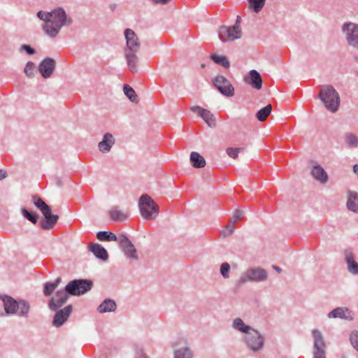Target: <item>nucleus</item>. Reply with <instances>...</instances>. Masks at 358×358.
<instances>
[{"mask_svg": "<svg viewBox=\"0 0 358 358\" xmlns=\"http://www.w3.org/2000/svg\"><path fill=\"white\" fill-rule=\"evenodd\" d=\"M219 38L226 43L239 39L242 36L241 27L232 26H222L217 31Z\"/></svg>", "mask_w": 358, "mask_h": 358, "instance_id": "nucleus-10", "label": "nucleus"}, {"mask_svg": "<svg viewBox=\"0 0 358 358\" xmlns=\"http://www.w3.org/2000/svg\"><path fill=\"white\" fill-rule=\"evenodd\" d=\"M37 17L45 23L50 22L51 11L39 10L36 13Z\"/></svg>", "mask_w": 358, "mask_h": 358, "instance_id": "nucleus-42", "label": "nucleus"}, {"mask_svg": "<svg viewBox=\"0 0 358 358\" xmlns=\"http://www.w3.org/2000/svg\"><path fill=\"white\" fill-rule=\"evenodd\" d=\"M241 20V17L239 15H238L237 17H236V22H235V24L232 27H240Z\"/></svg>", "mask_w": 358, "mask_h": 358, "instance_id": "nucleus-50", "label": "nucleus"}, {"mask_svg": "<svg viewBox=\"0 0 358 358\" xmlns=\"http://www.w3.org/2000/svg\"><path fill=\"white\" fill-rule=\"evenodd\" d=\"M350 343L352 347L358 352V331L353 330L349 336Z\"/></svg>", "mask_w": 358, "mask_h": 358, "instance_id": "nucleus-41", "label": "nucleus"}, {"mask_svg": "<svg viewBox=\"0 0 358 358\" xmlns=\"http://www.w3.org/2000/svg\"><path fill=\"white\" fill-rule=\"evenodd\" d=\"M231 327L234 331L242 334L243 336H245L254 329V327L245 323L241 317H236L233 320Z\"/></svg>", "mask_w": 358, "mask_h": 358, "instance_id": "nucleus-24", "label": "nucleus"}, {"mask_svg": "<svg viewBox=\"0 0 358 358\" xmlns=\"http://www.w3.org/2000/svg\"><path fill=\"white\" fill-rule=\"evenodd\" d=\"M353 171L358 176V164H355L353 166Z\"/></svg>", "mask_w": 358, "mask_h": 358, "instance_id": "nucleus-51", "label": "nucleus"}, {"mask_svg": "<svg viewBox=\"0 0 358 358\" xmlns=\"http://www.w3.org/2000/svg\"><path fill=\"white\" fill-rule=\"evenodd\" d=\"M8 176V173L6 172V171L3 170V169H0V180L7 178Z\"/></svg>", "mask_w": 358, "mask_h": 358, "instance_id": "nucleus-49", "label": "nucleus"}, {"mask_svg": "<svg viewBox=\"0 0 358 358\" xmlns=\"http://www.w3.org/2000/svg\"><path fill=\"white\" fill-rule=\"evenodd\" d=\"M96 238L101 241H116L119 238L113 232L107 231H101L96 234Z\"/></svg>", "mask_w": 358, "mask_h": 358, "instance_id": "nucleus-33", "label": "nucleus"}, {"mask_svg": "<svg viewBox=\"0 0 358 358\" xmlns=\"http://www.w3.org/2000/svg\"><path fill=\"white\" fill-rule=\"evenodd\" d=\"M138 206L141 216L145 220H155L159 215L158 206L148 194H143L140 197Z\"/></svg>", "mask_w": 358, "mask_h": 358, "instance_id": "nucleus-6", "label": "nucleus"}, {"mask_svg": "<svg viewBox=\"0 0 358 358\" xmlns=\"http://www.w3.org/2000/svg\"><path fill=\"white\" fill-rule=\"evenodd\" d=\"M344 141L350 148H358V137L353 133H346L344 136Z\"/></svg>", "mask_w": 358, "mask_h": 358, "instance_id": "nucleus-34", "label": "nucleus"}, {"mask_svg": "<svg viewBox=\"0 0 358 358\" xmlns=\"http://www.w3.org/2000/svg\"><path fill=\"white\" fill-rule=\"evenodd\" d=\"M243 150L241 148H228L226 150L227 154L233 159H236L238 156V153Z\"/></svg>", "mask_w": 358, "mask_h": 358, "instance_id": "nucleus-45", "label": "nucleus"}, {"mask_svg": "<svg viewBox=\"0 0 358 358\" xmlns=\"http://www.w3.org/2000/svg\"><path fill=\"white\" fill-rule=\"evenodd\" d=\"M21 213L23 215L24 217H26L28 220L31 222L33 224H36L38 222V218L36 215L30 213L27 209L22 208L21 210Z\"/></svg>", "mask_w": 358, "mask_h": 358, "instance_id": "nucleus-44", "label": "nucleus"}, {"mask_svg": "<svg viewBox=\"0 0 358 358\" xmlns=\"http://www.w3.org/2000/svg\"><path fill=\"white\" fill-rule=\"evenodd\" d=\"M348 45L355 50H358V23L345 22L341 27Z\"/></svg>", "mask_w": 358, "mask_h": 358, "instance_id": "nucleus-7", "label": "nucleus"}, {"mask_svg": "<svg viewBox=\"0 0 358 358\" xmlns=\"http://www.w3.org/2000/svg\"><path fill=\"white\" fill-rule=\"evenodd\" d=\"M73 23V18L66 13L63 7L59 6L51 10L50 22L45 23L42 28L48 36L55 38L62 27H70Z\"/></svg>", "mask_w": 358, "mask_h": 358, "instance_id": "nucleus-1", "label": "nucleus"}, {"mask_svg": "<svg viewBox=\"0 0 358 358\" xmlns=\"http://www.w3.org/2000/svg\"><path fill=\"white\" fill-rule=\"evenodd\" d=\"M313 338V358H327V343L324 336L319 329H314L311 331Z\"/></svg>", "mask_w": 358, "mask_h": 358, "instance_id": "nucleus-9", "label": "nucleus"}, {"mask_svg": "<svg viewBox=\"0 0 358 358\" xmlns=\"http://www.w3.org/2000/svg\"><path fill=\"white\" fill-rule=\"evenodd\" d=\"M230 264L228 262H223L220 264V272L224 279L229 278Z\"/></svg>", "mask_w": 358, "mask_h": 358, "instance_id": "nucleus-40", "label": "nucleus"}, {"mask_svg": "<svg viewBox=\"0 0 358 358\" xmlns=\"http://www.w3.org/2000/svg\"><path fill=\"white\" fill-rule=\"evenodd\" d=\"M271 105L268 104L265 107L259 110L256 114L257 120L260 122H264L266 120L268 115L271 113Z\"/></svg>", "mask_w": 358, "mask_h": 358, "instance_id": "nucleus-35", "label": "nucleus"}, {"mask_svg": "<svg viewBox=\"0 0 358 358\" xmlns=\"http://www.w3.org/2000/svg\"><path fill=\"white\" fill-rule=\"evenodd\" d=\"M344 256L348 271L353 275H358V263L356 262L353 253L345 250Z\"/></svg>", "mask_w": 358, "mask_h": 358, "instance_id": "nucleus-27", "label": "nucleus"}, {"mask_svg": "<svg viewBox=\"0 0 358 358\" xmlns=\"http://www.w3.org/2000/svg\"><path fill=\"white\" fill-rule=\"evenodd\" d=\"M123 91L126 96L134 103H137L138 96L136 93L135 92L134 90L130 87L129 85H124L123 87Z\"/></svg>", "mask_w": 358, "mask_h": 358, "instance_id": "nucleus-36", "label": "nucleus"}, {"mask_svg": "<svg viewBox=\"0 0 358 358\" xmlns=\"http://www.w3.org/2000/svg\"><path fill=\"white\" fill-rule=\"evenodd\" d=\"M69 295L70 294L67 293L65 288L57 290L48 302L49 309L52 311H57L67 301Z\"/></svg>", "mask_w": 358, "mask_h": 358, "instance_id": "nucleus-13", "label": "nucleus"}, {"mask_svg": "<svg viewBox=\"0 0 358 358\" xmlns=\"http://www.w3.org/2000/svg\"><path fill=\"white\" fill-rule=\"evenodd\" d=\"M62 282V278L58 277L54 282H47L44 284L43 294L46 296H50Z\"/></svg>", "mask_w": 358, "mask_h": 358, "instance_id": "nucleus-31", "label": "nucleus"}, {"mask_svg": "<svg viewBox=\"0 0 358 358\" xmlns=\"http://www.w3.org/2000/svg\"><path fill=\"white\" fill-rule=\"evenodd\" d=\"M346 207L350 211L358 214V193L349 190L347 192Z\"/></svg>", "mask_w": 358, "mask_h": 358, "instance_id": "nucleus-26", "label": "nucleus"}, {"mask_svg": "<svg viewBox=\"0 0 358 358\" xmlns=\"http://www.w3.org/2000/svg\"><path fill=\"white\" fill-rule=\"evenodd\" d=\"M325 108L331 113L338 110L340 106V96L332 85H322L318 96Z\"/></svg>", "mask_w": 358, "mask_h": 358, "instance_id": "nucleus-3", "label": "nucleus"}, {"mask_svg": "<svg viewBox=\"0 0 358 358\" xmlns=\"http://www.w3.org/2000/svg\"><path fill=\"white\" fill-rule=\"evenodd\" d=\"M33 203L34 205L41 211V213L50 208L43 200L36 196L33 197Z\"/></svg>", "mask_w": 358, "mask_h": 358, "instance_id": "nucleus-38", "label": "nucleus"}, {"mask_svg": "<svg viewBox=\"0 0 358 358\" xmlns=\"http://www.w3.org/2000/svg\"><path fill=\"white\" fill-rule=\"evenodd\" d=\"M110 216L111 219L116 222L124 221L127 219V215L120 210L117 207H113L109 211Z\"/></svg>", "mask_w": 358, "mask_h": 358, "instance_id": "nucleus-32", "label": "nucleus"}, {"mask_svg": "<svg viewBox=\"0 0 358 358\" xmlns=\"http://www.w3.org/2000/svg\"><path fill=\"white\" fill-rule=\"evenodd\" d=\"M329 319L339 318L347 321H352L354 320V313L348 307H337L328 313Z\"/></svg>", "mask_w": 358, "mask_h": 358, "instance_id": "nucleus-16", "label": "nucleus"}, {"mask_svg": "<svg viewBox=\"0 0 358 358\" xmlns=\"http://www.w3.org/2000/svg\"><path fill=\"white\" fill-rule=\"evenodd\" d=\"M273 268L278 273H280L282 271V269L277 266H273Z\"/></svg>", "mask_w": 358, "mask_h": 358, "instance_id": "nucleus-53", "label": "nucleus"}, {"mask_svg": "<svg viewBox=\"0 0 358 358\" xmlns=\"http://www.w3.org/2000/svg\"><path fill=\"white\" fill-rule=\"evenodd\" d=\"M137 53L138 52H124L127 67L133 73L138 71L139 58Z\"/></svg>", "mask_w": 358, "mask_h": 358, "instance_id": "nucleus-21", "label": "nucleus"}, {"mask_svg": "<svg viewBox=\"0 0 358 358\" xmlns=\"http://www.w3.org/2000/svg\"><path fill=\"white\" fill-rule=\"evenodd\" d=\"M213 84L216 89L225 96H232L234 94V88L229 80L224 76H217L213 79Z\"/></svg>", "mask_w": 358, "mask_h": 358, "instance_id": "nucleus-11", "label": "nucleus"}, {"mask_svg": "<svg viewBox=\"0 0 358 358\" xmlns=\"http://www.w3.org/2000/svg\"><path fill=\"white\" fill-rule=\"evenodd\" d=\"M35 69V64L31 62H28L24 68V73L27 76L31 78L34 76Z\"/></svg>", "mask_w": 358, "mask_h": 358, "instance_id": "nucleus-43", "label": "nucleus"}, {"mask_svg": "<svg viewBox=\"0 0 358 358\" xmlns=\"http://www.w3.org/2000/svg\"><path fill=\"white\" fill-rule=\"evenodd\" d=\"M243 215H244V212L243 210H241L238 209L236 210L233 214L232 217H231L232 224H235L238 220H241L242 217H243Z\"/></svg>", "mask_w": 358, "mask_h": 358, "instance_id": "nucleus-46", "label": "nucleus"}, {"mask_svg": "<svg viewBox=\"0 0 358 358\" xmlns=\"http://www.w3.org/2000/svg\"><path fill=\"white\" fill-rule=\"evenodd\" d=\"M250 7L255 13H258L263 8L266 0H248Z\"/></svg>", "mask_w": 358, "mask_h": 358, "instance_id": "nucleus-39", "label": "nucleus"}, {"mask_svg": "<svg viewBox=\"0 0 358 358\" xmlns=\"http://www.w3.org/2000/svg\"><path fill=\"white\" fill-rule=\"evenodd\" d=\"M116 308L117 305L115 301L110 299H106L98 306L97 311L100 313H111L114 312Z\"/></svg>", "mask_w": 358, "mask_h": 358, "instance_id": "nucleus-29", "label": "nucleus"}, {"mask_svg": "<svg viewBox=\"0 0 358 358\" xmlns=\"http://www.w3.org/2000/svg\"><path fill=\"white\" fill-rule=\"evenodd\" d=\"M55 67V60L52 58L47 57L39 64L38 71L43 78H48L52 76Z\"/></svg>", "mask_w": 358, "mask_h": 358, "instance_id": "nucleus-17", "label": "nucleus"}, {"mask_svg": "<svg viewBox=\"0 0 358 358\" xmlns=\"http://www.w3.org/2000/svg\"><path fill=\"white\" fill-rule=\"evenodd\" d=\"M173 348H175V346H173ZM179 351L176 349V348H174V358H179Z\"/></svg>", "mask_w": 358, "mask_h": 358, "instance_id": "nucleus-52", "label": "nucleus"}, {"mask_svg": "<svg viewBox=\"0 0 358 358\" xmlns=\"http://www.w3.org/2000/svg\"><path fill=\"white\" fill-rule=\"evenodd\" d=\"M190 162L194 168L200 169L203 168L206 165V160L203 156H201L197 152H192L190 154Z\"/></svg>", "mask_w": 358, "mask_h": 358, "instance_id": "nucleus-30", "label": "nucleus"}, {"mask_svg": "<svg viewBox=\"0 0 358 358\" xmlns=\"http://www.w3.org/2000/svg\"><path fill=\"white\" fill-rule=\"evenodd\" d=\"M244 81L255 90H260L262 87V78L260 73L255 69L250 71L245 76Z\"/></svg>", "mask_w": 358, "mask_h": 358, "instance_id": "nucleus-18", "label": "nucleus"}, {"mask_svg": "<svg viewBox=\"0 0 358 358\" xmlns=\"http://www.w3.org/2000/svg\"><path fill=\"white\" fill-rule=\"evenodd\" d=\"M268 278V272L261 267H250L243 272L236 285L238 287L244 285L248 282H262Z\"/></svg>", "mask_w": 358, "mask_h": 358, "instance_id": "nucleus-5", "label": "nucleus"}, {"mask_svg": "<svg viewBox=\"0 0 358 358\" xmlns=\"http://www.w3.org/2000/svg\"><path fill=\"white\" fill-rule=\"evenodd\" d=\"M192 110L194 113H197L205 121L208 127L211 128L215 127V118L210 111L199 106L192 107Z\"/></svg>", "mask_w": 358, "mask_h": 358, "instance_id": "nucleus-19", "label": "nucleus"}, {"mask_svg": "<svg viewBox=\"0 0 358 358\" xmlns=\"http://www.w3.org/2000/svg\"><path fill=\"white\" fill-rule=\"evenodd\" d=\"M124 35L126 40L124 52H138L141 48V42L134 31L131 29H126Z\"/></svg>", "mask_w": 358, "mask_h": 358, "instance_id": "nucleus-12", "label": "nucleus"}, {"mask_svg": "<svg viewBox=\"0 0 358 358\" xmlns=\"http://www.w3.org/2000/svg\"><path fill=\"white\" fill-rule=\"evenodd\" d=\"M0 299L3 302L6 315H17L23 318L29 317L31 305L27 300L23 299L15 300L12 296L6 294L0 296Z\"/></svg>", "mask_w": 358, "mask_h": 358, "instance_id": "nucleus-2", "label": "nucleus"}, {"mask_svg": "<svg viewBox=\"0 0 358 358\" xmlns=\"http://www.w3.org/2000/svg\"><path fill=\"white\" fill-rule=\"evenodd\" d=\"M115 143V140L113 136L110 133H106L98 144L99 150L103 153H107L110 152Z\"/></svg>", "mask_w": 358, "mask_h": 358, "instance_id": "nucleus-23", "label": "nucleus"}, {"mask_svg": "<svg viewBox=\"0 0 358 358\" xmlns=\"http://www.w3.org/2000/svg\"><path fill=\"white\" fill-rule=\"evenodd\" d=\"M310 173L311 176L321 184H325L328 181L329 177L327 173L322 166L316 162L313 164Z\"/></svg>", "mask_w": 358, "mask_h": 358, "instance_id": "nucleus-20", "label": "nucleus"}, {"mask_svg": "<svg viewBox=\"0 0 358 358\" xmlns=\"http://www.w3.org/2000/svg\"><path fill=\"white\" fill-rule=\"evenodd\" d=\"M242 341L246 348L253 354L260 353L265 347V336L255 328L245 336H243Z\"/></svg>", "mask_w": 358, "mask_h": 358, "instance_id": "nucleus-4", "label": "nucleus"}, {"mask_svg": "<svg viewBox=\"0 0 358 358\" xmlns=\"http://www.w3.org/2000/svg\"><path fill=\"white\" fill-rule=\"evenodd\" d=\"M45 220L41 222V227L45 230L51 229L54 225L57 222L59 216L57 215H52L51 213V208H49L42 213Z\"/></svg>", "mask_w": 358, "mask_h": 358, "instance_id": "nucleus-22", "label": "nucleus"}, {"mask_svg": "<svg viewBox=\"0 0 358 358\" xmlns=\"http://www.w3.org/2000/svg\"><path fill=\"white\" fill-rule=\"evenodd\" d=\"M119 244L125 256L133 260L138 259L136 250L134 245L126 236L121 235L119 237Z\"/></svg>", "mask_w": 358, "mask_h": 358, "instance_id": "nucleus-14", "label": "nucleus"}, {"mask_svg": "<svg viewBox=\"0 0 358 358\" xmlns=\"http://www.w3.org/2000/svg\"><path fill=\"white\" fill-rule=\"evenodd\" d=\"M180 358H194L192 345L185 338H180Z\"/></svg>", "mask_w": 358, "mask_h": 358, "instance_id": "nucleus-28", "label": "nucleus"}, {"mask_svg": "<svg viewBox=\"0 0 358 358\" xmlns=\"http://www.w3.org/2000/svg\"><path fill=\"white\" fill-rule=\"evenodd\" d=\"M73 310L71 305H68L62 309H58L52 319V324L55 327H62L69 319Z\"/></svg>", "mask_w": 358, "mask_h": 358, "instance_id": "nucleus-15", "label": "nucleus"}, {"mask_svg": "<svg viewBox=\"0 0 358 358\" xmlns=\"http://www.w3.org/2000/svg\"><path fill=\"white\" fill-rule=\"evenodd\" d=\"M21 50L25 51L29 55L35 54V50L29 45H23L21 46Z\"/></svg>", "mask_w": 358, "mask_h": 358, "instance_id": "nucleus-48", "label": "nucleus"}, {"mask_svg": "<svg viewBox=\"0 0 358 358\" xmlns=\"http://www.w3.org/2000/svg\"><path fill=\"white\" fill-rule=\"evenodd\" d=\"M88 249L99 259L106 262L108 259V255L106 250L98 243H90Z\"/></svg>", "mask_w": 358, "mask_h": 358, "instance_id": "nucleus-25", "label": "nucleus"}, {"mask_svg": "<svg viewBox=\"0 0 358 358\" xmlns=\"http://www.w3.org/2000/svg\"><path fill=\"white\" fill-rule=\"evenodd\" d=\"M210 59L217 64L222 65L223 67L227 69L229 67V62L225 56H220L217 55H212Z\"/></svg>", "mask_w": 358, "mask_h": 358, "instance_id": "nucleus-37", "label": "nucleus"}, {"mask_svg": "<svg viewBox=\"0 0 358 358\" xmlns=\"http://www.w3.org/2000/svg\"><path fill=\"white\" fill-rule=\"evenodd\" d=\"M92 281L87 279H76L70 281L65 287L67 293L73 296H80L90 291Z\"/></svg>", "mask_w": 358, "mask_h": 358, "instance_id": "nucleus-8", "label": "nucleus"}, {"mask_svg": "<svg viewBox=\"0 0 358 358\" xmlns=\"http://www.w3.org/2000/svg\"><path fill=\"white\" fill-rule=\"evenodd\" d=\"M234 224H228L222 231V234L224 237L231 235L234 231Z\"/></svg>", "mask_w": 358, "mask_h": 358, "instance_id": "nucleus-47", "label": "nucleus"}]
</instances>
